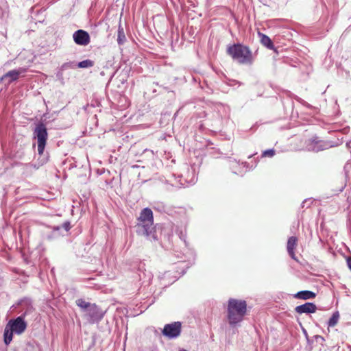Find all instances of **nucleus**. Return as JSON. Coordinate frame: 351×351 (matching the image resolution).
I'll use <instances>...</instances> for the list:
<instances>
[{"mask_svg": "<svg viewBox=\"0 0 351 351\" xmlns=\"http://www.w3.org/2000/svg\"><path fill=\"white\" fill-rule=\"evenodd\" d=\"M315 338L316 339H322V340H324V338H323L322 336H319V335H315Z\"/></svg>", "mask_w": 351, "mask_h": 351, "instance_id": "obj_27", "label": "nucleus"}, {"mask_svg": "<svg viewBox=\"0 0 351 351\" xmlns=\"http://www.w3.org/2000/svg\"><path fill=\"white\" fill-rule=\"evenodd\" d=\"M94 62L91 60L87 59L77 63V67L79 68H90L93 66Z\"/></svg>", "mask_w": 351, "mask_h": 351, "instance_id": "obj_21", "label": "nucleus"}, {"mask_svg": "<svg viewBox=\"0 0 351 351\" xmlns=\"http://www.w3.org/2000/svg\"><path fill=\"white\" fill-rule=\"evenodd\" d=\"M77 305L82 308V310L86 312L93 305L92 303L86 302L83 299H78L76 300Z\"/></svg>", "mask_w": 351, "mask_h": 351, "instance_id": "obj_19", "label": "nucleus"}, {"mask_svg": "<svg viewBox=\"0 0 351 351\" xmlns=\"http://www.w3.org/2000/svg\"><path fill=\"white\" fill-rule=\"evenodd\" d=\"M258 36L261 38V43L263 45L269 49H273L274 48V45L269 36L260 32L258 33Z\"/></svg>", "mask_w": 351, "mask_h": 351, "instance_id": "obj_15", "label": "nucleus"}, {"mask_svg": "<svg viewBox=\"0 0 351 351\" xmlns=\"http://www.w3.org/2000/svg\"><path fill=\"white\" fill-rule=\"evenodd\" d=\"M247 313V302L243 300L230 298L228 302L227 318L231 326L241 322Z\"/></svg>", "mask_w": 351, "mask_h": 351, "instance_id": "obj_3", "label": "nucleus"}, {"mask_svg": "<svg viewBox=\"0 0 351 351\" xmlns=\"http://www.w3.org/2000/svg\"><path fill=\"white\" fill-rule=\"evenodd\" d=\"M85 316L88 322L91 324L98 323L103 319L104 312L95 304H93L85 312Z\"/></svg>", "mask_w": 351, "mask_h": 351, "instance_id": "obj_7", "label": "nucleus"}, {"mask_svg": "<svg viewBox=\"0 0 351 351\" xmlns=\"http://www.w3.org/2000/svg\"><path fill=\"white\" fill-rule=\"evenodd\" d=\"M298 239L296 237L292 236L287 241V249L289 255L292 259L297 261L294 250L297 246Z\"/></svg>", "mask_w": 351, "mask_h": 351, "instance_id": "obj_13", "label": "nucleus"}, {"mask_svg": "<svg viewBox=\"0 0 351 351\" xmlns=\"http://www.w3.org/2000/svg\"><path fill=\"white\" fill-rule=\"evenodd\" d=\"M304 334L305 335L307 341H309L308 337L307 332L305 330H304Z\"/></svg>", "mask_w": 351, "mask_h": 351, "instance_id": "obj_28", "label": "nucleus"}, {"mask_svg": "<svg viewBox=\"0 0 351 351\" xmlns=\"http://www.w3.org/2000/svg\"><path fill=\"white\" fill-rule=\"evenodd\" d=\"M179 351H187V350H184V349H181V350H180Z\"/></svg>", "mask_w": 351, "mask_h": 351, "instance_id": "obj_30", "label": "nucleus"}, {"mask_svg": "<svg viewBox=\"0 0 351 351\" xmlns=\"http://www.w3.org/2000/svg\"><path fill=\"white\" fill-rule=\"evenodd\" d=\"M315 296H316L315 293H314L311 291H308V290L300 291L294 295L295 298L302 299V300L313 299V298H315Z\"/></svg>", "mask_w": 351, "mask_h": 351, "instance_id": "obj_14", "label": "nucleus"}, {"mask_svg": "<svg viewBox=\"0 0 351 351\" xmlns=\"http://www.w3.org/2000/svg\"><path fill=\"white\" fill-rule=\"evenodd\" d=\"M304 334L305 335L307 341H309L308 337L307 332L305 330H304Z\"/></svg>", "mask_w": 351, "mask_h": 351, "instance_id": "obj_29", "label": "nucleus"}, {"mask_svg": "<svg viewBox=\"0 0 351 351\" xmlns=\"http://www.w3.org/2000/svg\"><path fill=\"white\" fill-rule=\"evenodd\" d=\"M13 332H14L10 328L6 326L4 330V343L5 345H8L12 340Z\"/></svg>", "mask_w": 351, "mask_h": 351, "instance_id": "obj_16", "label": "nucleus"}, {"mask_svg": "<svg viewBox=\"0 0 351 351\" xmlns=\"http://www.w3.org/2000/svg\"><path fill=\"white\" fill-rule=\"evenodd\" d=\"M275 154V150L274 149H270L265 150L262 154V157H272Z\"/></svg>", "mask_w": 351, "mask_h": 351, "instance_id": "obj_24", "label": "nucleus"}, {"mask_svg": "<svg viewBox=\"0 0 351 351\" xmlns=\"http://www.w3.org/2000/svg\"><path fill=\"white\" fill-rule=\"evenodd\" d=\"M34 138L37 139L38 143V158L35 163H31L29 165L34 169H38L49 160L48 153H45V148L48 138L47 130L45 125L39 122L36 125L33 132Z\"/></svg>", "mask_w": 351, "mask_h": 351, "instance_id": "obj_2", "label": "nucleus"}, {"mask_svg": "<svg viewBox=\"0 0 351 351\" xmlns=\"http://www.w3.org/2000/svg\"><path fill=\"white\" fill-rule=\"evenodd\" d=\"M184 169L185 172L182 173L180 176V179L179 180V187H185L187 186L188 185L193 184L196 182L197 180L195 165H191L189 167L187 165H186L184 167Z\"/></svg>", "mask_w": 351, "mask_h": 351, "instance_id": "obj_5", "label": "nucleus"}, {"mask_svg": "<svg viewBox=\"0 0 351 351\" xmlns=\"http://www.w3.org/2000/svg\"><path fill=\"white\" fill-rule=\"evenodd\" d=\"M27 69L24 67H20L18 69L9 71L0 77V83L4 81L6 84L9 85L12 82L17 80L20 75L25 73Z\"/></svg>", "mask_w": 351, "mask_h": 351, "instance_id": "obj_10", "label": "nucleus"}, {"mask_svg": "<svg viewBox=\"0 0 351 351\" xmlns=\"http://www.w3.org/2000/svg\"><path fill=\"white\" fill-rule=\"evenodd\" d=\"M308 202V199H305L302 202V204H301V206L302 208H304V206H306V204Z\"/></svg>", "mask_w": 351, "mask_h": 351, "instance_id": "obj_26", "label": "nucleus"}, {"mask_svg": "<svg viewBox=\"0 0 351 351\" xmlns=\"http://www.w3.org/2000/svg\"><path fill=\"white\" fill-rule=\"evenodd\" d=\"M227 53L240 64H252L254 62L252 52L250 49L243 44L235 43L229 45Z\"/></svg>", "mask_w": 351, "mask_h": 351, "instance_id": "obj_4", "label": "nucleus"}, {"mask_svg": "<svg viewBox=\"0 0 351 351\" xmlns=\"http://www.w3.org/2000/svg\"><path fill=\"white\" fill-rule=\"evenodd\" d=\"M181 322H175L171 324H165L162 333L164 336L174 339L178 337L181 333Z\"/></svg>", "mask_w": 351, "mask_h": 351, "instance_id": "obj_8", "label": "nucleus"}, {"mask_svg": "<svg viewBox=\"0 0 351 351\" xmlns=\"http://www.w3.org/2000/svg\"><path fill=\"white\" fill-rule=\"evenodd\" d=\"M333 147L330 141L320 140L317 136H313L306 142V147L308 151L318 152Z\"/></svg>", "mask_w": 351, "mask_h": 351, "instance_id": "obj_6", "label": "nucleus"}, {"mask_svg": "<svg viewBox=\"0 0 351 351\" xmlns=\"http://www.w3.org/2000/svg\"><path fill=\"white\" fill-rule=\"evenodd\" d=\"M73 38L75 43L79 45L86 46L90 43V36L88 33L82 29L75 32Z\"/></svg>", "mask_w": 351, "mask_h": 351, "instance_id": "obj_11", "label": "nucleus"}, {"mask_svg": "<svg viewBox=\"0 0 351 351\" xmlns=\"http://www.w3.org/2000/svg\"><path fill=\"white\" fill-rule=\"evenodd\" d=\"M138 277L139 280L142 281L143 283L149 284L152 280V274L150 272L146 273L145 271H140Z\"/></svg>", "mask_w": 351, "mask_h": 351, "instance_id": "obj_18", "label": "nucleus"}, {"mask_svg": "<svg viewBox=\"0 0 351 351\" xmlns=\"http://www.w3.org/2000/svg\"><path fill=\"white\" fill-rule=\"evenodd\" d=\"M25 315L26 313L15 319H10L7 326L18 335L23 333L27 328V324L24 320Z\"/></svg>", "mask_w": 351, "mask_h": 351, "instance_id": "obj_9", "label": "nucleus"}, {"mask_svg": "<svg viewBox=\"0 0 351 351\" xmlns=\"http://www.w3.org/2000/svg\"><path fill=\"white\" fill-rule=\"evenodd\" d=\"M126 40V37L125 35L124 29L121 25L119 26L118 32H117V43L119 45H122L125 43Z\"/></svg>", "mask_w": 351, "mask_h": 351, "instance_id": "obj_17", "label": "nucleus"}, {"mask_svg": "<svg viewBox=\"0 0 351 351\" xmlns=\"http://www.w3.org/2000/svg\"><path fill=\"white\" fill-rule=\"evenodd\" d=\"M75 67H77V62H75V61H70V62L64 63L61 66V70L64 71V70H66L69 69H74Z\"/></svg>", "mask_w": 351, "mask_h": 351, "instance_id": "obj_23", "label": "nucleus"}, {"mask_svg": "<svg viewBox=\"0 0 351 351\" xmlns=\"http://www.w3.org/2000/svg\"><path fill=\"white\" fill-rule=\"evenodd\" d=\"M339 313L338 311L335 312L328 322V327L335 326L339 320Z\"/></svg>", "mask_w": 351, "mask_h": 351, "instance_id": "obj_20", "label": "nucleus"}, {"mask_svg": "<svg viewBox=\"0 0 351 351\" xmlns=\"http://www.w3.org/2000/svg\"><path fill=\"white\" fill-rule=\"evenodd\" d=\"M347 264H348L349 269L351 270V257L348 258Z\"/></svg>", "mask_w": 351, "mask_h": 351, "instance_id": "obj_25", "label": "nucleus"}, {"mask_svg": "<svg viewBox=\"0 0 351 351\" xmlns=\"http://www.w3.org/2000/svg\"><path fill=\"white\" fill-rule=\"evenodd\" d=\"M136 225V232L150 241H158L156 230L154 226L153 212L149 208H143L140 213Z\"/></svg>", "mask_w": 351, "mask_h": 351, "instance_id": "obj_1", "label": "nucleus"}, {"mask_svg": "<svg viewBox=\"0 0 351 351\" xmlns=\"http://www.w3.org/2000/svg\"><path fill=\"white\" fill-rule=\"evenodd\" d=\"M316 310V305L312 302H306L304 304L297 306L295 308V311L298 314L313 313Z\"/></svg>", "mask_w": 351, "mask_h": 351, "instance_id": "obj_12", "label": "nucleus"}, {"mask_svg": "<svg viewBox=\"0 0 351 351\" xmlns=\"http://www.w3.org/2000/svg\"><path fill=\"white\" fill-rule=\"evenodd\" d=\"M71 223L69 221H64L61 226H53V231H59L61 229H64L65 232H68L71 229Z\"/></svg>", "mask_w": 351, "mask_h": 351, "instance_id": "obj_22", "label": "nucleus"}]
</instances>
